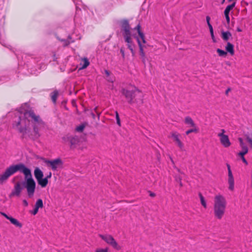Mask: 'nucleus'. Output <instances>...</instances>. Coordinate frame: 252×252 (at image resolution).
I'll return each instance as SVG.
<instances>
[{
    "instance_id": "1",
    "label": "nucleus",
    "mask_w": 252,
    "mask_h": 252,
    "mask_svg": "<svg viewBox=\"0 0 252 252\" xmlns=\"http://www.w3.org/2000/svg\"><path fill=\"white\" fill-rule=\"evenodd\" d=\"M17 171L24 175V181L22 182H18L15 184L14 189L9 195V197L11 198L14 196H19L23 188L27 189L29 197H33L35 190L36 183L32 178L31 170L22 163L10 166L4 173L0 174V184H2L10 176Z\"/></svg>"
},
{
    "instance_id": "2",
    "label": "nucleus",
    "mask_w": 252,
    "mask_h": 252,
    "mask_svg": "<svg viewBox=\"0 0 252 252\" xmlns=\"http://www.w3.org/2000/svg\"><path fill=\"white\" fill-rule=\"evenodd\" d=\"M43 124L39 116L35 115L33 110H25L24 115L18 117L13 124V127L22 133V138L26 135L35 140L39 136L38 126Z\"/></svg>"
},
{
    "instance_id": "3",
    "label": "nucleus",
    "mask_w": 252,
    "mask_h": 252,
    "mask_svg": "<svg viewBox=\"0 0 252 252\" xmlns=\"http://www.w3.org/2000/svg\"><path fill=\"white\" fill-rule=\"evenodd\" d=\"M122 94L125 97L126 101L129 104L136 103L137 106L143 104V94L136 87L131 90L123 88Z\"/></svg>"
},
{
    "instance_id": "4",
    "label": "nucleus",
    "mask_w": 252,
    "mask_h": 252,
    "mask_svg": "<svg viewBox=\"0 0 252 252\" xmlns=\"http://www.w3.org/2000/svg\"><path fill=\"white\" fill-rule=\"evenodd\" d=\"M226 206L225 198L221 195H216L214 198V215L218 219L220 220L223 216Z\"/></svg>"
},
{
    "instance_id": "5",
    "label": "nucleus",
    "mask_w": 252,
    "mask_h": 252,
    "mask_svg": "<svg viewBox=\"0 0 252 252\" xmlns=\"http://www.w3.org/2000/svg\"><path fill=\"white\" fill-rule=\"evenodd\" d=\"M99 236L108 244L117 250H120L121 247L118 244L114 238L110 235L99 234Z\"/></svg>"
},
{
    "instance_id": "6",
    "label": "nucleus",
    "mask_w": 252,
    "mask_h": 252,
    "mask_svg": "<svg viewBox=\"0 0 252 252\" xmlns=\"http://www.w3.org/2000/svg\"><path fill=\"white\" fill-rule=\"evenodd\" d=\"M121 30L123 32L124 37L131 35L130 26L128 20L124 19L121 21Z\"/></svg>"
},
{
    "instance_id": "7",
    "label": "nucleus",
    "mask_w": 252,
    "mask_h": 252,
    "mask_svg": "<svg viewBox=\"0 0 252 252\" xmlns=\"http://www.w3.org/2000/svg\"><path fill=\"white\" fill-rule=\"evenodd\" d=\"M226 166L228 169V183L229 184L228 189L230 190H233L234 188V180L232 172L230 169V166L229 164L227 163Z\"/></svg>"
},
{
    "instance_id": "8",
    "label": "nucleus",
    "mask_w": 252,
    "mask_h": 252,
    "mask_svg": "<svg viewBox=\"0 0 252 252\" xmlns=\"http://www.w3.org/2000/svg\"><path fill=\"white\" fill-rule=\"evenodd\" d=\"M46 162L50 164L53 170H57L58 167H62L63 165V162L60 158L52 160H47Z\"/></svg>"
},
{
    "instance_id": "9",
    "label": "nucleus",
    "mask_w": 252,
    "mask_h": 252,
    "mask_svg": "<svg viewBox=\"0 0 252 252\" xmlns=\"http://www.w3.org/2000/svg\"><path fill=\"white\" fill-rule=\"evenodd\" d=\"M136 38L138 44V46L139 47V55L141 57V59L142 60V62L144 64V65H146V61L147 59V58L145 55V53L143 49V46L142 44V43L141 41L140 40L138 36H136Z\"/></svg>"
},
{
    "instance_id": "10",
    "label": "nucleus",
    "mask_w": 252,
    "mask_h": 252,
    "mask_svg": "<svg viewBox=\"0 0 252 252\" xmlns=\"http://www.w3.org/2000/svg\"><path fill=\"white\" fill-rule=\"evenodd\" d=\"M218 136L220 137V143L224 147H228L230 145L231 143L227 135L223 134V133H220L218 134Z\"/></svg>"
},
{
    "instance_id": "11",
    "label": "nucleus",
    "mask_w": 252,
    "mask_h": 252,
    "mask_svg": "<svg viewBox=\"0 0 252 252\" xmlns=\"http://www.w3.org/2000/svg\"><path fill=\"white\" fill-rule=\"evenodd\" d=\"M67 140L69 142L71 149H74L78 145L80 140L78 136H69L67 137Z\"/></svg>"
},
{
    "instance_id": "12",
    "label": "nucleus",
    "mask_w": 252,
    "mask_h": 252,
    "mask_svg": "<svg viewBox=\"0 0 252 252\" xmlns=\"http://www.w3.org/2000/svg\"><path fill=\"white\" fill-rule=\"evenodd\" d=\"M180 134H177L176 132L172 133L171 137L173 138L174 141H175L178 145V147L182 150L184 148V144L179 139Z\"/></svg>"
},
{
    "instance_id": "13",
    "label": "nucleus",
    "mask_w": 252,
    "mask_h": 252,
    "mask_svg": "<svg viewBox=\"0 0 252 252\" xmlns=\"http://www.w3.org/2000/svg\"><path fill=\"white\" fill-rule=\"evenodd\" d=\"M125 42H126L127 46V48L130 50V49H134L135 45L132 41L131 36H128L124 37Z\"/></svg>"
},
{
    "instance_id": "14",
    "label": "nucleus",
    "mask_w": 252,
    "mask_h": 252,
    "mask_svg": "<svg viewBox=\"0 0 252 252\" xmlns=\"http://www.w3.org/2000/svg\"><path fill=\"white\" fill-rule=\"evenodd\" d=\"M34 175L37 181L43 177V173L38 167H36L34 170Z\"/></svg>"
},
{
    "instance_id": "15",
    "label": "nucleus",
    "mask_w": 252,
    "mask_h": 252,
    "mask_svg": "<svg viewBox=\"0 0 252 252\" xmlns=\"http://www.w3.org/2000/svg\"><path fill=\"white\" fill-rule=\"evenodd\" d=\"M226 52L229 53L231 56L234 54V45L230 42H228L225 46Z\"/></svg>"
},
{
    "instance_id": "16",
    "label": "nucleus",
    "mask_w": 252,
    "mask_h": 252,
    "mask_svg": "<svg viewBox=\"0 0 252 252\" xmlns=\"http://www.w3.org/2000/svg\"><path fill=\"white\" fill-rule=\"evenodd\" d=\"M38 185H39L42 188H45L46 187L48 183V180L47 178H40V179L37 181Z\"/></svg>"
},
{
    "instance_id": "17",
    "label": "nucleus",
    "mask_w": 252,
    "mask_h": 252,
    "mask_svg": "<svg viewBox=\"0 0 252 252\" xmlns=\"http://www.w3.org/2000/svg\"><path fill=\"white\" fill-rule=\"evenodd\" d=\"M185 123L187 125H189L191 127H196L191 117L187 116L185 119Z\"/></svg>"
},
{
    "instance_id": "18",
    "label": "nucleus",
    "mask_w": 252,
    "mask_h": 252,
    "mask_svg": "<svg viewBox=\"0 0 252 252\" xmlns=\"http://www.w3.org/2000/svg\"><path fill=\"white\" fill-rule=\"evenodd\" d=\"M232 36L231 33L229 31L224 32L222 31L221 32L222 38L224 41H227L230 37Z\"/></svg>"
},
{
    "instance_id": "19",
    "label": "nucleus",
    "mask_w": 252,
    "mask_h": 252,
    "mask_svg": "<svg viewBox=\"0 0 252 252\" xmlns=\"http://www.w3.org/2000/svg\"><path fill=\"white\" fill-rule=\"evenodd\" d=\"M8 220H9L11 223L17 227H21L22 226L21 223L19 222L17 220L12 218V217H11L10 218H8Z\"/></svg>"
},
{
    "instance_id": "20",
    "label": "nucleus",
    "mask_w": 252,
    "mask_h": 252,
    "mask_svg": "<svg viewBox=\"0 0 252 252\" xmlns=\"http://www.w3.org/2000/svg\"><path fill=\"white\" fill-rule=\"evenodd\" d=\"M245 136L247 141L249 143L250 147L252 149V131L248 132L245 134Z\"/></svg>"
},
{
    "instance_id": "21",
    "label": "nucleus",
    "mask_w": 252,
    "mask_h": 252,
    "mask_svg": "<svg viewBox=\"0 0 252 252\" xmlns=\"http://www.w3.org/2000/svg\"><path fill=\"white\" fill-rule=\"evenodd\" d=\"M51 97L52 101L55 103L57 101V97L59 95V92L57 90H55L53 93L51 94Z\"/></svg>"
},
{
    "instance_id": "22",
    "label": "nucleus",
    "mask_w": 252,
    "mask_h": 252,
    "mask_svg": "<svg viewBox=\"0 0 252 252\" xmlns=\"http://www.w3.org/2000/svg\"><path fill=\"white\" fill-rule=\"evenodd\" d=\"M242 151L239 152L238 154V155L240 157L244 156L248 152V148L247 146H244L243 148H242Z\"/></svg>"
},
{
    "instance_id": "23",
    "label": "nucleus",
    "mask_w": 252,
    "mask_h": 252,
    "mask_svg": "<svg viewBox=\"0 0 252 252\" xmlns=\"http://www.w3.org/2000/svg\"><path fill=\"white\" fill-rule=\"evenodd\" d=\"M198 195H199V197L200 199L201 204L205 208H206L207 204H206V202L205 201L204 197H203V196L202 195V194H201V192L199 193Z\"/></svg>"
},
{
    "instance_id": "24",
    "label": "nucleus",
    "mask_w": 252,
    "mask_h": 252,
    "mask_svg": "<svg viewBox=\"0 0 252 252\" xmlns=\"http://www.w3.org/2000/svg\"><path fill=\"white\" fill-rule=\"evenodd\" d=\"M61 41L63 42V46L64 47H65V46H67L68 45H69L71 43H73L74 42V40H72V41H69L68 40V39H60Z\"/></svg>"
},
{
    "instance_id": "25",
    "label": "nucleus",
    "mask_w": 252,
    "mask_h": 252,
    "mask_svg": "<svg viewBox=\"0 0 252 252\" xmlns=\"http://www.w3.org/2000/svg\"><path fill=\"white\" fill-rule=\"evenodd\" d=\"M217 52L218 53L219 56L220 57H225L227 55L226 51L219 48L217 49Z\"/></svg>"
},
{
    "instance_id": "26",
    "label": "nucleus",
    "mask_w": 252,
    "mask_h": 252,
    "mask_svg": "<svg viewBox=\"0 0 252 252\" xmlns=\"http://www.w3.org/2000/svg\"><path fill=\"white\" fill-rule=\"evenodd\" d=\"M35 206L38 208L43 207V201L41 199H38L35 203Z\"/></svg>"
},
{
    "instance_id": "27",
    "label": "nucleus",
    "mask_w": 252,
    "mask_h": 252,
    "mask_svg": "<svg viewBox=\"0 0 252 252\" xmlns=\"http://www.w3.org/2000/svg\"><path fill=\"white\" fill-rule=\"evenodd\" d=\"M193 128L189 129L186 131V134L187 135H189V134L192 132L197 133L198 131V129L196 127H193Z\"/></svg>"
},
{
    "instance_id": "28",
    "label": "nucleus",
    "mask_w": 252,
    "mask_h": 252,
    "mask_svg": "<svg viewBox=\"0 0 252 252\" xmlns=\"http://www.w3.org/2000/svg\"><path fill=\"white\" fill-rule=\"evenodd\" d=\"M90 64V62L87 58H84L83 60V64L81 68H85Z\"/></svg>"
},
{
    "instance_id": "29",
    "label": "nucleus",
    "mask_w": 252,
    "mask_h": 252,
    "mask_svg": "<svg viewBox=\"0 0 252 252\" xmlns=\"http://www.w3.org/2000/svg\"><path fill=\"white\" fill-rule=\"evenodd\" d=\"M85 126L86 125L84 124L79 125L76 127V130L79 132H82L85 127Z\"/></svg>"
},
{
    "instance_id": "30",
    "label": "nucleus",
    "mask_w": 252,
    "mask_h": 252,
    "mask_svg": "<svg viewBox=\"0 0 252 252\" xmlns=\"http://www.w3.org/2000/svg\"><path fill=\"white\" fill-rule=\"evenodd\" d=\"M138 34L140 38L142 39V42L143 43H146V41L145 39V36L144 33L142 32V31L139 32Z\"/></svg>"
},
{
    "instance_id": "31",
    "label": "nucleus",
    "mask_w": 252,
    "mask_h": 252,
    "mask_svg": "<svg viewBox=\"0 0 252 252\" xmlns=\"http://www.w3.org/2000/svg\"><path fill=\"white\" fill-rule=\"evenodd\" d=\"M235 2H233L231 4L227 5L225 8L230 11L235 6Z\"/></svg>"
},
{
    "instance_id": "32",
    "label": "nucleus",
    "mask_w": 252,
    "mask_h": 252,
    "mask_svg": "<svg viewBox=\"0 0 252 252\" xmlns=\"http://www.w3.org/2000/svg\"><path fill=\"white\" fill-rule=\"evenodd\" d=\"M235 2H233L231 4L227 5L225 8L230 11L235 6Z\"/></svg>"
},
{
    "instance_id": "33",
    "label": "nucleus",
    "mask_w": 252,
    "mask_h": 252,
    "mask_svg": "<svg viewBox=\"0 0 252 252\" xmlns=\"http://www.w3.org/2000/svg\"><path fill=\"white\" fill-rule=\"evenodd\" d=\"M116 122L117 124L119 126H121V120L119 117V113L117 111H116Z\"/></svg>"
},
{
    "instance_id": "34",
    "label": "nucleus",
    "mask_w": 252,
    "mask_h": 252,
    "mask_svg": "<svg viewBox=\"0 0 252 252\" xmlns=\"http://www.w3.org/2000/svg\"><path fill=\"white\" fill-rule=\"evenodd\" d=\"M175 180L177 182L179 183L180 187L183 186V184L182 183V178L180 176H175Z\"/></svg>"
},
{
    "instance_id": "35",
    "label": "nucleus",
    "mask_w": 252,
    "mask_h": 252,
    "mask_svg": "<svg viewBox=\"0 0 252 252\" xmlns=\"http://www.w3.org/2000/svg\"><path fill=\"white\" fill-rule=\"evenodd\" d=\"M38 209L39 208H37L34 206L33 210L32 211H30V213L33 215H35L38 213Z\"/></svg>"
},
{
    "instance_id": "36",
    "label": "nucleus",
    "mask_w": 252,
    "mask_h": 252,
    "mask_svg": "<svg viewBox=\"0 0 252 252\" xmlns=\"http://www.w3.org/2000/svg\"><path fill=\"white\" fill-rule=\"evenodd\" d=\"M238 140L240 142V145L241 148H243L244 146H247L246 145H245L244 143L243 142V140L242 138L239 137L238 138Z\"/></svg>"
},
{
    "instance_id": "37",
    "label": "nucleus",
    "mask_w": 252,
    "mask_h": 252,
    "mask_svg": "<svg viewBox=\"0 0 252 252\" xmlns=\"http://www.w3.org/2000/svg\"><path fill=\"white\" fill-rule=\"evenodd\" d=\"M141 25L140 24V23H139L137 26L135 28V30L137 31V32L138 33L139 32H141Z\"/></svg>"
},
{
    "instance_id": "38",
    "label": "nucleus",
    "mask_w": 252,
    "mask_h": 252,
    "mask_svg": "<svg viewBox=\"0 0 252 252\" xmlns=\"http://www.w3.org/2000/svg\"><path fill=\"white\" fill-rule=\"evenodd\" d=\"M120 53L122 54V56L123 58V59H125V48L124 47H121L120 49Z\"/></svg>"
},
{
    "instance_id": "39",
    "label": "nucleus",
    "mask_w": 252,
    "mask_h": 252,
    "mask_svg": "<svg viewBox=\"0 0 252 252\" xmlns=\"http://www.w3.org/2000/svg\"><path fill=\"white\" fill-rule=\"evenodd\" d=\"M95 252H108L107 249H97L95 251Z\"/></svg>"
},
{
    "instance_id": "40",
    "label": "nucleus",
    "mask_w": 252,
    "mask_h": 252,
    "mask_svg": "<svg viewBox=\"0 0 252 252\" xmlns=\"http://www.w3.org/2000/svg\"><path fill=\"white\" fill-rule=\"evenodd\" d=\"M208 26L209 27L210 33H213L214 32V31H213V28L212 25L211 24H208Z\"/></svg>"
},
{
    "instance_id": "41",
    "label": "nucleus",
    "mask_w": 252,
    "mask_h": 252,
    "mask_svg": "<svg viewBox=\"0 0 252 252\" xmlns=\"http://www.w3.org/2000/svg\"><path fill=\"white\" fill-rule=\"evenodd\" d=\"M210 34H211V38H212V39L213 40V42L216 43L217 42V40H216V38L215 37V35H214V32L213 33H211Z\"/></svg>"
},
{
    "instance_id": "42",
    "label": "nucleus",
    "mask_w": 252,
    "mask_h": 252,
    "mask_svg": "<svg viewBox=\"0 0 252 252\" xmlns=\"http://www.w3.org/2000/svg\"><path fill=\"white\" fill-rule=\"evenodd\" d=\"M240 158L244 163H245L246 165L248 164V163L246 158H245L244 156L240 157Z\"/></svg>"
},
{
    "instance_id": "43",
    "label": "nucleus",
    "mask_w": 252,
    "mask_h": 252,
    "mask_svg": "<svg viewBox=\"0 0 252 252\" xmlns=\"http://www.w3.org/2000/svg\"><path fill=\"white\" fill-rule=\"evenodd\" d=\"M224 16H225L227 23L228 24H229L230 23V17H229V15H224Z\"/></svg>"
},
{
    "instance_id": "44",
    "label": "nucleus",
    "mask_w": 252,
    "mask_h": 252,
    "mask_svg": "<svg viewBox=\"0 0 252 252\" xmlns=\"http://www.w3.org/2000/svg\"><path fill=\"white\" fill-rule=\"evenodd\" d=\"M230 11H229L227 9H225L224 11V15H229Z\"/></svg>"
},
{
    "instance_id": "45",
    "label": "nucleus",
    "mask_w": 252,
    "mask_h": 252,
    "mask_svg": "<svg viewBox=\"0 0 252 252\" xmlns=\"http://www.w3.org/2000/svg\"><path fill=\"white\" fill-rule=\"evenodd\" d=\"M1 214L4 217H5L7 220H8V218H10L11 217L10 216H8V215H7L5 213H3V212H1Z\"/></svg>"
},
{
    "instance_id": "46",
    "label": "nucleus",
    "mask_w": 252,
    "mask_h": 252,
    "mask_svg": "<svg viewBox=\"0 0 252 252\" xmlns=\"http://www.w3.org/2000/svg\"><path fill=\"white\" fill-rule=\"evenodd\" d=\"M210 17L209 16H206V21L207 23V25L210 24Z\"/></svg>"
},
{
    "instance_id": "47",
    "label": "nucleus",
    "mask_w": 252,
    "mask_h": 252,
    "mask_svg": "<svg viewBox=\"0 0 252 252\" xmlns=\"http://www.w3.org/2000/svg\"><path fill=\"white\" fill-rule=\"evenodd\" d=\"M23 203L24 205H25V206H28V202H27V201L26 200H25V199L23 200Z\"/></svg>"
},
{
    "instance_id": "48",
    "label": "nucleus",
    "mask_w": 252,
    "mask_h": 252,
    "mask_svg": "<svg viewBox=\"0 0 252 252\" xmlns=\"http://www.w3.org/2000/svg\"><path fill=\"white\" fill-rule=\"evenodd\" d=\"M130 51H131V54H132V56L133 57H134L135 56V51L134 50V49H130Z\"/></svg>"
},
{
    "instance_id": "49",
    "label": "nucleus",
    "mask_w": 252,
    "mask_h": 252,
    "mask_svg": "<svg viewBox=\"0 0 252 252\" xmlns=\"http://www.w3.org/2000/svg\"><path fill=\"white\" fill-rule=\"evenodd\" d=\"M150 192V196L151 197H155L156 196V194L154 192H152L151 191H149Z\"/></svg>"
},
{
    "instance_id": "50",
    "label": "nucleus",
    "mask_w": 252,
    "mask_h": 252,
    "mask_svg": "<svg viewBox=\"0 0 252 252\" xmlns=\"http://www.w3.org/2000/svg\"><path fill=\"white\" fill-rule=\"evenodd\" d=\"M105 73L106 74V76L108 77L110 75V72L107 70H105Z\"/></svg>"
},
{
    "instance_id": "51",
    "label": "nucleus",
    "mask_w": 252,
    "mask_h": 252,
    "mask_svg": "<svg viewBox=\"0 0 252 252\" xmlns=\"http://www.w3.org/2000/svg\"><path fill=\"white\" fill-rule=\"evenodd\" d=\"M231 90V89L230 88H228L226 91H225V94L226 95H228V94L229 93V92H230Z\"/></svg>"
},
{
    "instance_id": "52",
    "label": "nucleus",
    "mask_w": 252,
    "mask_h": 252,
    "mask_svg": "<svg viewBox=\"0 0 252 252\" xmlns=\"http://www.w3.org/2000/svg\"><path fill=\"white\" fill-rule=\"evenodd\" d=\"M97 107H96L94 108V110L95 111V112L97 113V115H98V117H99V113L97 111Z\"/></svg>"
},
{
    "instance_id": "53",
    "label": "nucleus",
    "mask_w": 252,
    "mask_h": 252,
    "mask_svg": "<svg viewBox=\"0 0 252 252\" xmlns=\"http://www.w3.org/2000/svg\"><path fill=\"white\" fill-rule=\"evenodd\" d=\"M51 175H52V173L51 172H49V175H48L46 178H47V179H48L49 178H50L51 177Z\"/></svg>"
},
{
    "instance_id": "54",
    "label": "nucleus",
    "mask_w": 252,
    "mask_h": 252,
    "mask_svg": "<svg viewBox=\"0 0 252 252\" xmlns=\"http://www.w3.org/2000/svg\"><path fill=\"white\" fill-rule=\"evenodd\" d=\"M91 116H92V117H93V118L94 119H95V114H94L93 112H91Z\"/></svg>"
},
{
    "instance_id": "55",
    "label": "nucleus",
    "mask_w": 252,
    "mask_h": 252,
    "mask_svg": "<svg viewBox=\"0 0 252 252\" xmlns=\"http://www.w3.org/2000/svg\"><path fill=\"white\" fill-rule=\"evenodd\" d=\"M236 31L238 32H241L242 31V29L240 27H237Z\"/></svg>"
},
{
    "instance_id": "56",
    "label": "nucleus",
    "mask_w": 252,
    "mask_h": 252,
    "mask_svg": "<svg viewBox=\"0 0 252 252\" xmlns=\"http://www.w3.org/2000/svg\"><path fill=\"white\" fill-rule=\"evenodd\" d=\"M237 0H228V2H231V1L235 2V4H236Z\"/></svg>"
},
{
    "instance_id": "57",
    "label": "nucleus",
    "mask_w": 252,
    "mask_h": 252,
    "mask_svg": "<svg viewBox=\"0 0 252 252\" xmlns=\"http://www.w3.org/2000/svg\"><path fill=\"white\" fill-rule=\"evenodd\" d=\"M177 170L178 172H179L180 173L184 174V173L181 172V170L180 169L177 168Z\"/></svg>"
},
{
    "instance_id": "58",
    "label": "nucleus",
    "mask_w": 252,
    "mask_h": 252,
    "mask_svg": "<svg viewBox=\"0 0 252 252\" xmlns=\"http://www.w3.org/2000/svg\"><path fill=\"white\" fill-rule=\"evenodd\" d=\"M67 39H68V40H69L70 39H72V37L71 35H69L68 36H67Z\"/></svg>"
},
{
    "instance_id": "59",
    "label": "nucleus",
    "mask_w": 252,
    "mask_h": 252,
    "mask_svg": "<svg viewBox=\"0 0 252 252\" xmlns=\"http://www.w3.org/2000/svg\"><path fill=\"white\" fill-rule=\"evenodd\" d=\"M221 130L222 133H223V134L225 132L224 129H222Z\"/></svg>"
},
{
    "instance_id": "60",
    "label": "nucleus",
    "mask_w": 252,
    "mask_h": 252,
    "mask_svg": "<svg viewBox=\"0 0 252 252\" xmlns=\"http://www.w3.org/2000/svg\"><path fill=\"white\" fill-rule=\"evenodd\" d=\"M225 2V0H222L221 4H223Z\"/></svg>"
},
{
    "instance_id": "61",
    "label": "nucleus",
    "mask_w": 252,
    "mask_h": 252,
    "mask_svg": "<svg viewBox=\"0 0 252 252\" xmlns=\"http://www.w3.org/2000/svg\"><path fill=\"white\" fill-rule=\"evenodd\" d=\"M170 159H171L172 162H173V159L171 158H170Z\"/></svg>"
},
{
    "instance_id": "62",
    "label": "nucleus",
    "mask_w": 252,
    "mask_h": 252,
    "mask_svg": "<svg viewBox=\"0 0 252 252\" xmlns=\"http://www.w3.org/2000/svg\"><path fill=\"white\" fill-rule=\"evenodd\" d=\"M111 83H113V81L112 80L111 81H110Z\"/></svg>"
}]
</instances>
